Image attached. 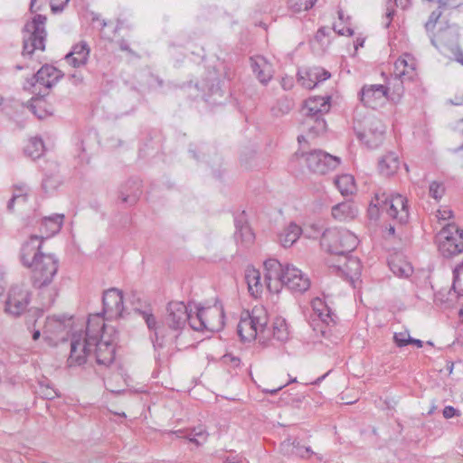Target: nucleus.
I'll return each mask as SVG.
<instances>
[{
	"instance_id": "f257e3e1",
	"label": "nucleus",
	"mask_w": 463,
	"mask_h": 463,
	"mask_svg": "<svg viewBox=\"0 0 463 463\" xmlns=\"http://www.w3.org/2000/svg\"><path fill=\"white\" fill-rule=\"evenodd\" d=\"M117 333L113 328L107 327L104 318L99 313L89 317L86 332L73 334L71 342V352L67 360L69 366L81 365L87 357L93 355L99 365L108 366L114 361V342Z\"/></svg>"
},
{
	"instance_id": "f03ea898",
	"label": "nucleus",
	"mask_w": 463,
	"mask_h": 463,
	"mask_svg": "<svg viewBox=\"0 0 463 463\" xmlns=\"http://www.w3.org/2000/svg\"><path fill=\"white\" fill-rule=\"evenodd\" d=\"M19 259L32 273V281L41 290L44 306H51L58 296L56 287H50L56 277L60 260L54 253L43 250L40 237H29L21 246Z\"/></svg>"
},
{
	"instance_id": "7ed1b4c3",
	"label": "nucleus",
	"mask_w": 463,
	"mask_h": 463,
	"mask_svg": "<svg viewBox=\"0 0 463 463\" xmlns=\"http://www.w3.org/2000/svg\"><path fill=\"white\" fill-rule=\"evenodd\" d=\"M268 314L264 307H255L250 312L243 311L237 326L238 334L242 341L250 342L259 339L265 344L271 339L285 342L289 337L287 322L282 317H276L270 327H268Z\"/></svg>"
},
{
	"instance_id": "20e7f679",
	"label": "nucleus",
	"mask_w": 463,
	"mask_h": 463,
	"mask_svg": "<svg viewBox=\"0 0 463 463\" xmlns=\"http://www.w3.org/2000/svg\"><path fill=\"white\" fill-rule=\"evenodd\" d=\"M265 282L267 288L279 293L284 286L294 293H303L310 287L309 278L293 265L283 266L276 259H269L264 262Z\"/></svg>"
},
{
	"instance_id": "39448f33",
	"label": "nucleus",
	"mask_w": 463,
	"mask_h": 463,
	"mask_svg": "<svg viewBox=\"0 0 463 463\" xmlns=\"http://www.w3.org/2000/svg\"><path fill=\"white\" fill-rule=\"evenodd\" d=\"M385 211L388 216L399 223H405L409 220V206L407 197L398 193H386L378 190L370 203L368 213L373 218L377 215L378 210Z\"/></svg>"
},
{
	"instance_id": "423d86ee",
	"label": "nucleus",
	"mask_w": 463,
	"mask_h": 463,
	"mask_svg": "<svg viewBox=\"0 0 463 463\" xmlns=\"http://www.w3.org/2000/svg\"><path fill=\"white\" fill-rule=\"evenodd\" d=\"M191 317L194 316L184 302H170L164 318L166 342L175 343L178 349L184 348L185 345L179 340L185 330L186 324H190Z\"/></svg>"
},
{
	"instance_id": "0eeeda50",
	"label": "nucleus",
	"mask_w": 463,
	"mask_h": 463,
	"mask_svg": "<svg viewBox=\"0 0 463 463\" xmlns=\"http://www.w3.org/2000/svg\"><path fill=\"white\" fill-rule=\"evenodd\" d=\"M321 245L332 254L345 255L357 247L358 238L348 230L330 228L323 232Z\"/></svg>"
},
{
	"instance_id": "6e6552de",
	"label": "nucleus",
	"mask_w": 463,
	"mask_h": 463,
	"mask_svg": "<svg viewBox=\"0 0 463 463\" xmlns=\"http://www.w3.org/2000/svg\"><path fill=\"white\" fill-rule=\"evenodd\" d=\"M223 326L224 311L220 304L208 307H198L195 316L190 320V326L195 331L218 332L222 329Z\"/></svg>"
},
{
	"instance_id": "1a4fd4ad",
	"label": "nucleus",
	"mask_w": 463,
	"mask_h": 463,
	"mask_svg": "<svg viewBox=\"0 0 463 463\" xmlns=\"http://www.w3.org/2000/svg\"><path fill=\"white\" fill-rule=\"evenodd\" d=\"M46 20V16L36 14L31 22L25 24L23 55H31L35 50H44Z\"/></svg>"
},
{
	"instance_id": "9d476101",
	"label": "nucleus",
	"mask_w": 463,
	"mask_h": 463,
	"mask_svg": "<svg viewBox=\"0 0 463 463\" xmlns=\"http://www.w3.org/2000/svg\"><path fill=\"white\" fill-rule=\"evenodd\" d=\"M439 251L445 258L463 252V230L455 223L444 226L437 234Z\"/></svg>"
},
{
	"instance_id": "9b49d317",
	"label": "nucleus",
	"mask_w": 463,
	"mask_h": 463,
	"mask_svg": "<svg viewBox=\"0 0 463 463\" xmlns=\"http://www.w3.org/2000/svg\"><path fill=\"white\" fill-rule=\"evenodd\" d=\"M71 317L50 316L46 318L43 334L49 345L54 346L67 339L71 327Z\"/></svg>"
},
{
	"instance_id": "f8f14e48",
	"label": "nucleus",
	"mask_w": 463,
	"mask_h": 463,
	"mask_svg": "<svg viewBox=\"0 0 463 463\" xmlns=\"http://www.w3.org/2000/svg\"><path fill=\"white\" fill-rule=\"evenodd\" d=\"M354 129L358 138L370 148L379 146L385 133L383 123L374 117H366L363 121V128L355 126Z\"/></svg>"
},
{
	"instance_id": "ddd939ff",
	"label": "nucleus",
	"mask_w": 463,
	"mask_h": 463,
	"mask_svg": "<svg viewBox=\"0 0 463 463\" xmlns=\"http://www.w3.org/2000/svg\"><path fill=\"white\" fill-rule=\"evenodd\" d=\"M301 156L311 172L320 175L335 170L340 164L339 157L319 149L306 154L302 153Z\"/></svg>"
},
{
	"instance_id": "4468645a",
	"label": "nucleus",
	"mask_w": 463,
	"mask_h": 463,
	"mask_svg": "<svg viewBox=\"0 0 463 463\" xmlns=\"http://www.w3.org/2000/svg\"><path fill=\"white\" fill-rule=\"evenodd\" d=\"M359 96L362 103L372 109L382 107L388 99H395L394 97L389 96L388 88L382 84L364 85Z\"/></svg>"
},
{
	"instance_id": "2eb2a0df",
	"label": "nucleus",
	"mask_w": 463,
	"mask_h": 463,
	"mask_svg": "<svg viewBox=\"0 0 463 463\" xmlns=\"http://www.w3.org/2000/svg\"><path fill=\"white\" fill-rule=\"evenodd\" d=\"M29 301L28 289L21 286H14L9 290L5 310L13 317H19L27 309Z\"/></svg>"
},
{
	"instance_id": "dca6fc26",
	"label": "nucleus",
	"mask_w": 463,
	"mask_h": 463,
	"mask_svg": "<svg viewBox=\"0 0 463 463\" xmlns=\"http://www.w3.org/2000/svg\"><path fill=\"white\" fill-rule=\"evenodd\" d=\"M103 315L107 320L117 319L123 316V294L118 288H112L103 293Z\"/></svg>"
},
{
	"instance_id": "f3484780",
	"label": "nucleus",
	"mask_w": 463,
	"mask_h": 463,
	"mask_svg": "<svg viewBox=\"0 0 463 463\" xmlns=\"http://www.w3.org/2000/svg\"><path fill=\"white\" fill-rule=\"evenodd\" d=\"M63 214H53L42 218L39 222L38 234H32L30 237H40L43 242L44 240L58 233L63 224Z\"/></svg>"
},
{
	"instance_id": "a211bd4d",
	"label": "nucleus",
	"mask_w": 463,
	"mask_h": 463,
	"mask_svg": "<svg viewBox=\"0 0 463 463\" xmlns=\"http://www.w3.org/2000/svg\"><path fill=\"white\" fill-rule=\"evenodd\" d=\"M314 316L322 322L325 326H322L320 332L323 335L326 333V327L331 324H335V315L332 312L327 304L321 298H316L311 302Z\"/></svg>"
},
{
	"instance_id": "6ab92c4d",
	"label": "nucleus",
	"mask_w": 463,
	"mask_h": 463,
	"mask_svg": "<svg viewBox=\"0 0 463 463\" xmlns=\"http://www.w3.org/2000/svg\"><path fill=\"white\" fill-rule=\"evenodd\" d=\"M330 96L310 97L305 102L306 116H323L330 109Z\"/></svg>"
},
{
	"instance_id": "aec40b11",
	"label": "nucleus",
	"mask_w": 463,
	"mask_h": 463,
	"mask_svg": "<svg viewBox=\"0 0 463 463\" xmlns=\"http://www.w3.org/2000/svg\"><path fill=\"white\" fill-rule=\"evenodd\" d=\"M90 55V48L86 42H80L72 46L71 51L66 54L65 60L74 68H79L87 63Z\"/></svg>"
},
{
	"instance_id": "412c9836",
	"label": "nucleus",
	"mask_w": 463,
	"mask_h": 463,
	"mask_svg": "<svg viewBox=\"0 0 463 463\" xmlns=\"http://www.w3.org/2000/svg\"><path fill=\"white\" fill-rule=\"evenodd\" d=\"M252 71L262 84H267L273 75L271 64L262 56L250 58Z\"/></svg>"
},
{
	"instance_id": "4be33fe9",
	"label": "nucleus",
	"mask_w": 463,
	"mask_h": 463,
	"mask_svg": "<svg viewBox=\"0 0 463 463\" xmlns=\"http://www.w3.org/2000/svg\"><path fill=\"white\" fill-rule=\"evenodd\" d=\"M388 265L394 276L408 279L413 272L411 263L401 254L391 256Z\"/></svg>"
},
{
	"instance_id": "5701e85b",
	"label": "nucleus",
	"mask_w": 463,
	"mask_h": 463,
	"mask_svg": "<svg viewBox=\"0 0 463 463\" xmlns=\"http://www.w3.org/2000/svg\"><path fill=\"white\" fill-rule=\"evenodd\" d=\"M61 72L52 65L43 66L34 75L36 83L48 89L52 88L61 78Z\"/></svg>"
},
{
	"instance_id": "b1692460",
	"label": "nucleus",
	"mask_w": 463,
	"mask_h": 463,
	"mask_svg": "<svg viewBox=\"0 0 463 463\" xmlns=\"http://www.w3.org/2000/svg\"><path fill=\"white\" fill-rule=\"evenodd\" d=\"M332 216L339 222L353 220L358 213L357 207L352 202H343L332 207Z\"/></svg>"
},
{
	"instance_id": "393cba45",
	"label": "nucleus",
	"mask_w": 463,
	"mask_h": 463,
	"mask_svg": "<svg viewBox=\"0 0 463 463\" xmlns=\"http://www.w3.org/2000/svg\"><path fill=\"white\" fill-rule=\"evenodd\" d=\"M141 316L145 320L149 330L154 331L156 341L154 346H162L164 342H166V332L165 326H157L156 319L155 316L146 311L141 312Z\"/></svg>"
},
{
	"instance_id": "a878e982",
	"label": "nucleus",
	"mask_w": 463,
	"mask_h": 463,
	"mask_svg": "<svg viewBox=\"0 0 463 463\" xmlns=\"http://www.w3.org/2000/svg\"><path fill=\"white\" fill-rule=\"evenodd\" d=\"M415 60L414 58L408 53H404L397 61L394 62V75L396 78L402 79L405 76L413 73L415 71Z\"/></svg>"
},
{
	"instance_id": "bb28decb",
	"label": "nucleus",
	"mask_w": 463,
	"mask_h": 463,
	"mask_svg": "<svg viewBox=\"0 0 463 463\" xmlns=\"http://www.w3.org/2000/svg\"><path fill=\"white\" fill-rule=\"evenodd\" d=\"M245 280L250 295L258 298L263 290L260 272L253 267H248L245 270Z\"/></svg>"
},
{
	"instance_id": "cd10ccee",
	"label": "nucleus",
	"mask_w": 463,
	"mask_h": 463,
	"mask_svg": "<svg viewBox=\"0 0 463 463\" xmlns=\"http://www.w3.org/2000/svg\"><path fill=\"white\" fill-rule=\"evenodd\" d=\"M345 257V263L338 265V268L351 279H358L361 275L362 265L360 260L348 254L343 255Z\"/></svg>"
},
{
	"instance_id": "c85d7f7f",
	"label": "nucleus",
	"mask_w": 463,
	"mask_h": 463,
	"mask_svg": "<svg viewBox=\"0 0 463 463\" xmlns=\"http://www.w3.org/2000/svg\"><path fill=\"white\" fill-rule=\"evenodd\" d=\"M303 125L312 137L319 136L326 130V123L323 116L319 115L306 116Z\"/></svg>"
},
{
	"instance_id": "c756f323",
	"label": "nucleus",
	"mask_w": 463,
	"mask_h": 463,
	"mask_svg": "<svg viewBox=\"0 0 463 463\" xmlns=\"http://www.w3.org/2000/svg\"><path fill=\"white\" fill-rule=\"evenodd\" d=\"M141 194L139 184L137 182L128 183L119 192V199L122 203L132 205L137 203Z\"/></svg>"
},
{
	"instance_id": "7c9ffc66",
	"label": "nucleus",
	"mask_w": 463,
	"mask_h": 463,
	"mask_svg": "<svg viewBox=\"0 0 463 463\" xmlns=\"http://www.w3.org/2000/svg\"><path fill=\"white\" fill-rule=\"evenodd\" d=\"M234 238L238 245L248 248L253 243L255 236L248 224L240 225L239 222H236Z\"/></svg>"
},
{
	"instance_id": "2f4dec72",
	"label": "nucleus",
	"mask_w": 463,
	"mask_h": 463,
	"mask_svg": "<svg viewBox=\"0 0 463 463\" xmlns=\"http://www.w3.org/2000/svg\"><path fill=\"white\" fill-rule=\"evenodd\" d=\"M302 232L301 227L294 222L289 223L279 236L281 245L285 248L292 246Z\"/></svg>"
},
{
	"instance_id": "473e14b6",
	"label": "nucleus",
	"mask_w": 463,
	"mask_h": 463,
	"mask_svg": "<svg viewBox=\"0 0 463 463\" xmlns=\"http://www.w3.org/2000/svg\"><path fill=\"white\" fill-rule=\"evenodd\" d=\"M400 165L399 156L395 153H388L379 162V169L383 175H391L394 174Z\"/></svg>"
},
{
	"instance_id": "72a5a7b5",
	"label": "nucleus",
	"mask_w": 463,
	"mask_h": 463,
	"mask_svg": "<svg viewBox=\"0 0 463 463\" xmlns=\"http://www.w3.org/2000/svg\"><path fill=\"white\" fill-rule=\"evenodd\" d=\"M318 73H322V80H327L330 78L331 74L329 71H326L323 68L315 67L310 69L306 72L307 79L303 76L300 77L299 80L302 85L307 89H313L317 84V77Z\"/></svg>"
},
{
	"instance_id": "f704fd0d",
	"label": "nucleus",
	"mask_w": 463,
	"mask_h": 463,
	"mask_svg": "<svg viewBox=\"0 0 463 463\" xmlns=\"http://www.w3.org/2000/svg\"><path fill=\"white\" fill-rule=\"evenodd\" d=\"M24 154L32 159L41 157L45 150L43 141L41 137H31L24 146Z\"/></svg>"
},
{
	"instance_id": "c9c22d12",
	"label": "nucleus",
	"mask_w": 463,
	"mask_h": 463,
	"mask_svg": "<svg viewBox=\"0 0 463 463\" xmlns=\"http://www.w3.org/2000/svg\"><path fill=\"white\" fill-rule=\"evenodd\" d=\"M335 186L343 195L352 194L355 191V184L353 175H342L335 178Z\"/></svg>"
},
{
	"instance_id": "e433bc0d",
	"label": "nucleus",
	"mask_w": 463,
	"mask_h": 463,
	"mask_svg": "<svg viewBox=\"0 0 463 463\" xmlns=\"http://www.w3.org/2000/svg\"><path fill=\"white\" fill-rule=\"evenodd\" d=\"M282 449L290 451L291 454L300 458H308L313 454L309 447L301 446L298 441L286 440L282 443Z\"/></svg>"
},
{
	"instance_id": "4c0bfd02",
	"label": "nucleus",
	"mask_w": 463,
	"mask_h": 463,
	"mask_svg": "<svg viewBox=\"0 0 463 463\" xmlns=\"http://www.w3.org/2000/svg\"><path fill=\"white\" fill-rule=\"evenodd\" d=\"M46 101L43 98H33L30 100L29 108L31 111L39 118H43L46 116L50 115L51 112H49L46 109Z\"/></svg>"
},
{
	"instance_id": "58836bf2",
	"label": "nucleus",
	"mask_w": 463,
	"mask_h": 463,
	"mask_svg": "<svg viewBox=\"0 0 463 463\" xmlns=\"http://www.w3.org/2000/svg\"><path fill=\"white\" fill-rule=\"evenodd\" d=\"M453 273L452 288L458 296H463V262L455 268Z\"/></svg>"
},
{
	"instance_id": "ea45409f",
	"label": "nucleus",
	"mask_w": 463,
	"mask_h": 463,
	"mask_svg": "<svg viewBox=\"0 0 463 463\" xmlns=\"http://www.w3.org/2000/svg\"><path fill=\"white\" fill-rule=\"evenodd\" d=\"M317 0H289L288 5L294 12L307 11L312 8Z\"/></svg>"
},
{
	"instance_id": "a19ab883",
	"label": "nucleus",
	"mask_w": 463,
	"mask_h": 463,
	"mask_svg": "<svg viewBox=\"0 0 463 463\" xmlns=\"http://www.w3.org/2000/svg\"><path fill=\"white\" fill-rule=\"evenodd\" d=\"M207 433L205 431V429L202 426H199L197 428H194L193 430V432L189 434L188 439L191 442L195 443L196 445L201 444V442H203L206 440Z\"/></svg>"
},
{
	"instance_id": "79ce46f5",
	"label": "nucleus",
	"mask_w": 463,
	"mask_h": 463,
	"mask_svg": "<svg viewBox=\"0 0 463 463\" xmlns=\"http://www.w3.org/2000/svg\"><path fill=\"white\" fill-rule=\"evenodd\" d=\"M393 341L397 346L402 347L410 344L411 335L408 331L397 332L393 335Z\"/></svg>"
},
{
	"instance_id": "37998d69",
	"label": "nucleus",
	"mask_w": 463,
	"mask_h": 463,
	"mask_svg": "<svg viewBox=\"0 0 463 463\" xmlns=\"http://www.w3.org/2000/svg\"><path fill=\"white\" fill-rule=\"evenodd\" d=\"M429 190H430V195L436 200L440 199L442 197V195L444 194V191H445L444 186L438 182H432L430 184Z\"/></svg>"
},
{
	"instance_id": "c03bdc74",
	"label": "nucleus",
	"mask_w": 463,
	"mask_h": 463,
	"mask_svg": "<svg viewBox=\"0 0 463 463\" xmlns=\"http://www.w3.org/2000/svg\"><path fill=\"white\" fill-rule=\"evenodd\" d=\"M39 392L44 399H47V400H52L58 395L55 389H53L52 387H51L48 384H46V385L41 384Z\"/></svg>"
},
{
	"instance_id": "a18cd8bd",
	"label": "nucleus",
	"mask_w": 463,
	"mask_h": 463,
	"mask_svg": "<svg viewBox=\"0 0 463 463\" xmlns=\"http://www.w3.org/2000/svg\"><path fill=\"white\" fill-rule=\"evenodd\" d=\"M28 196H29V194L12 195L11 199L9 200V202L7 203V209L9 211H13L15 203H17L18 205H24L27 202Z\"/></svg>"
},
{
	"instance_id": "49530a36",
	"label": "nucleus",
	"mask_w": 463,
	"mask_h": 463,
	"mask_svg": "<svg viewBox=\"0 0 463 463\" xmlns=\"http://www.w3.org/2000/svg\"><path fill=\"white\" fill-rule=\"evenodd\" d=\"M441 11L440 10H434L430 17H429V20L426 22L425 24V28L427 31H430V30H433L438 20L439 19V17L441 16Z\"/></svg>"
},
{
	"instance_id": "de8ad7c7",
	"label": "nucleus",
	"mask_w": 463,
	"mask_h": 463,
	"mask_svg": "<svg viewBox=\"0 0 463 463\" xmlns=\"http://www.w3.org/2000/svg\"><path fill=\"white\" fill-rule=\"evenodd\" d=\"M442 414L445 419H451L453 417L460 416L461 413L453 406L449 405L443 409Z\"/></svg>"
},
{
	"instance_id": "09e8293b",
	"label": "nucleus",
	"mask_w": 463,
	"mask_h": 463,
	"mask_svg": "<svg viewBox=\"0 0 463 463\" xmlns=\"http://www.w3.org/2000/svg\"><path fill=\"white\" fill-rule=\"evenodd\" d=\"M30 194V188L25 184H19L14 186L13 195H25Z\"/></svg>"
},
{
	"instance_id": "8fccbe9b",
	"label": "nucleus",
	"mask_w": 463,
	"mask_h": 463,
	"mask_svg": "<svg viewBox=\"0 0 463 463\" xmlns=\"http://www.w3.org/2000/svg\"><path fill=\"white\" fill-rule=\"evenodd\" d=\"M452 216H453V213L449 208L439 209L437 212V217L439 220L446 221V220L452 218Z\"/></svg>"
},
{
	"instance_id": "3c124183",
	"label": "nucleus",
	"mask_w": 463,
	"mask_h": 463,
	"mask_svg": "<svg viewBox=\"0 0 463 463\" xmlns=\"http://www.w3.org/2000/svg\"><path fill=\"white\" fill-rule=\"evenodd\" d=\"M57 184H58V182L56 180H52V178H45L43 181V184L42 185H43V188L46 192H49L52 189H55L56 186H57Z\"/></svg>"
},
{
	"instance_id": "603ef678",
	"label": "nucleus",
	"mask_w": 463,
	"mask_h": 463,
	"mask_svg": "<svg viewBox=\"0 0 463 463\" xmlns=\"http://www.w3.org/2000/svg\"><path fill=\"white\" fill-rule=\"evenodd\" d=\"M281 87L285 90H291L294 85V80L292 77H283L280 81Z\"/></svg>"
},
{
	"instance_id": "864d4df0",
	"label": "nucleus",
	"mask_w": 463,
	"mask_h": 463,
	"mask_svg": "<svg viewBox=\"0 0 463 463\" xmlns=\"http://www.w3.org/2000/svg\"><path fill=\"white\" fill-rule=\"evenodd\" d=\"M394 94L399 99L403 93L402 80L395 77Z\"/></svg>"
},
{
	"instance_id": "5fc2aeb1",
	"label": "nucleus",
	"mask_w": 463,
	"mask_h": 463,
	"mask_svg": "<svg viewBox=\"0 0 463 463\" xmlns=\"http://www.w3.org/2000/svg\"><path fill=\"white\" fill-rule=\"evenodd\" d=\"M334 30L340 35H352L353 34V30L349 27H338L337 24H335L334 25Z\"/></svg>"
},
{
	"instance_id": "6e6d98bb",
	"label": "nucleus",
	"mask_w": 463,
	"mask_h": 463,
	"mask_svg": "<svg viewBox=\"0 0 463 463\" xmlns=\"http://www.w3.org/2000/svg\"><path fill=\"white\" fill-rule=\"evenodd\" d=\"M453 53L455 55V60L460 63L461 65H463V51L458 47V46H456L454 49H453Z\"/></svg>"
},
{
	"instance_id": "4d7b16f0",
	"label": "nucleus",
	"mask_w": 463,
	"mask_h": 463,
	"mask_svg": "<svg viewBox=\"0 0 463 463\" xmlns=\"http://www.w3.org/2000/svg\"><path fill=\"white\" fill-rule=\"evenodd\" d=\"M225 463H241V458L238 455H231L226 458Z\"/></svg>"
},
{
	"instance_id": "13d9d810",
	"label": "nucleus",
	"mask_w": 463,
	"mask_h": 463,
	"mask_svg": "<svg viewBox=\"0 0 463 463\" xmlns=\"http://www.w3.org/2000/svg\"><path fill=\"white\" fill-rule=\"evenodd\" d=\"M289 383H288V384ZM286 384H283V385H279V387L277 388H274V389H263L262 392L264 393H269V394H276L279 391H280L284 386H286Z\"/></svg>"
},
{
	"instance_id": "bf43d9fd",
	"label": "nucleus",
	"mask_w": 463,
	"mask_h": 463,
	"mask_svg": "<svg viewBox=\"0 0 463 463\" xmlns=\"http://www.w3.org/2000/svg\"><path fill=\"white\" fill-rule=\"evenodd\" d=\"M396 5L401 6L402 9H406L411 5V0H395Z\"/></svg>"
},
{
	"instance_id": "052dcab7",
	"label": "nucleus",
	"mask_w": 463,
	"mask_h": 463,
	"mask_svg": "<svg viewBox=\"0 0 463 463\" xmlns=\"http://www.w3.org/2000/svg\"><path fill=\"white\" fill-rule=\"evenodd\" d=\"M311 228H312V229H314V232H312V233H307L306 235H307V237H313V238L317 237V236H318V234H319V233H320V232H321V229H320V228H318V226H316V225L311 226Z\"/></svg>"
},
{
	"instance_id": "680f3d73",
	"label": "nucleus",
	"mask_w": 463,
	"mask_h": 463,
	"mask_svg": "<svg viewBox=\"0 0 463 463\" xmlns=\"http://www.w3.org/2000/svg\"><path fill=\"white\" fill-rule=\"evenodd\" d=\"M410 344H412V345H415L417 347L420 348L422 347L423 345V343L421 340L420 339H414L412 337H411V341H410Z\"/></svg>"
},
{
	"instance_id": "e2e57ef3",
	"label": "nucleus",
	"mask_w": 463,
	"mask_h": 463,
	"mask_svg": "<svg viewBox=\"0 0 463 463\" xmlns=\"http://www.w3.org/2000/svg\"><path fill=\"white\" fill-rule=\"evenodd\" d=\"M36 2L37 0H31V3H30V11L32 13L35 12L36 10L40 9V7H36Z\"/></svg>"
},
{
	"instance_id": "0e129e2a",
	"label": "nucleus",
	"mask_w": 463,
	"mask_h": 463,
	"mask_svg": "<svg viewBox=\"0 0 463 463\" xmlns=\"http://www.w3.org/2000/svg\"><path fill=\"white\" fill-rule=\"evenodd\" d=\"M291 107H292V103H291V101L287 100V101H286V104H285V107H284V109H282V112H283V113H287V112H288V111L290 110Z\"/></svg>"
},
{
	"instance_id": "69168bd1",
	"label": "nucleus",
	"mask_w": 463,
	"mask_h": 463,
	"mask_svg": "<svg viewBox=\"0 0 463 463\" xmlns=\"http://www.w3.org/2000/svg\"><path fill=\"white\" fill-rule=\"evenodd\" d=\"M41 336V332L40 330H34L33 333V340H38Z\"/></svg>"
},
{
	"instance_id": "338daca9",
	"label": "nucleus",
	"mask_w": 463,
	"mask_h": 463,
	"mask_svg": "<svg viewBox=\"0 0 463 463\" xmlns=\"http://www.w3.org/2000/svg\"><path fill=\"white\" fill-rule=\"evenodd\" d=\"M453 366H454V364L452 363H449V362L447 363L446 369H447V371L449 372V374L453 371Z\"/></svg>"
},
{
	"instance_id": "774afa93",
	"label": "nucleus",
	"mask_w": 463,
	"mask_h": 463,
	"mask_svg": "<svg viewBox=\"0 0 463 463\" xmlns=\"http://www.w3.org/2000/svg\"><path fill=\"white\" fill-rule=\"evenodd\" d=\"M119 46H120V49L123 50V51H128V46L123 41L120 43Z\"/></svg>"
}]
</instances>
